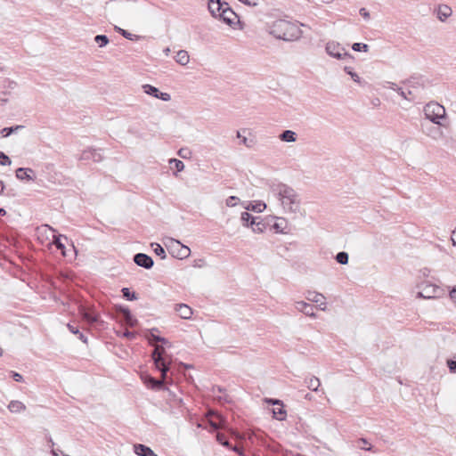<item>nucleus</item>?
<instances>
[{
	"label": "nucleus",
	"instance_id": "nucleus-31",
	"mask_svg": "<svg viewBox=\"0 0 456 456\" xmlns=\"http://www.w3.org/2000/svg\"><path fill=\"white\" fill-rule=\"evenodd\" d=\"M171 168H175L177 172H181L184 169V164L182 160L177 159H171L169 160Z\"/></svg>",
	"mask_w": 456,
	"mask_h": 456
},
{
	"label": "nucleus",
	"instance_id": "nucleus-49",
	"mask_svg": "<svg viewBox=\"0 0 456 456\" xmlns=\"http://www.w3.org/2000/svg\"><path fill=\"white\" fill-rule=\"evenodd\" d=\"M102 159V155L97 150L93 149L92 160L94 162H101Z\"/></svg>",
	"mask_w": 456,
	"mask_h": 456
},
{
	"label": "nucleus",
	"instance_id": "nucleus-12",
	"mask_svg": "<svg viewBox=\"0 0 456 456\" xmlns=\"http://www.w3.org/2000/svg\"><path fill=\"white\" fill-rule=\"evenodd\" d=\"M134 262L140 267L151 269L154 265L152 257L144 253H137L133 257Z\"/></svg>",
	"mask_w": 456,
	"mask_h": 456
},
{
	"label": "nucleus",
	"instance_id": "nucleus-25",
	"mask_svg": "<svg viewBox=\"0 0 456 456\" xmlns=\"http://www.w3.org/2000/svg\"><path fill=\"white\" fill-rule=\"evenodd\" d=\"M306 299L311 301V302H314V303H320L321 302V305H325V303L322 302V300L324 299V297L322 296V294L318 293L316 291H308L307 292V296H306Z\"/></svg>",
	"mask_w": 456,
	"mask_h": 456
},
{
	"label": "nucleus",
	"instance_id": "nucleus-1",
	"mask_svg": "<svg viewBox=\"0 0 456 456\" xmlns=\"http://www.w3.org/2000/svg\"><path fill=\"white\" fill-rule=\"evenodd\" d=\"M151 359L155 368L160 372L161 376L159 380L163 381V385L172 383V379L168 376L171 370L172 356L166 352L163 346H156L151 352Z\"/></svg>",
	"mask_w": 456,
	"mask_h": 456
},
{
	"label": "nucleus",
	"instance_id": "nucleus-24",
	"mask_svg": "<svg viewBox=\"0 0 456 456\" xmlns=\"http://www.w3.org/2000/svg\"><path fill=\"white\" fill-rule=\"evenodd\" d=\"M391 89L396 91L399 93V94L407 100H413L415 97V93L412 90H408V93L406 94L401 87H398L395 84L392 83Z\"/></svg>",
	"mask_w": 456,
	"mask_h": 456
},
{
	"label": "nucleus",
	"instance_id": "nucleus-15",
	"mask_svg": "<svg viewBox=\"0 0 456 456\" xmlns=\"http://www.w3.org/2000/svg\"><path fill=\"white\" fill-rule=\"evenodd\" d=\"M134 452L138 456H158L149 446L142 444H134Z\"/></svg>",
	"mask_w": 456,
	"mask_h": 456
},
{
	"label": "nucleus",
	"instance_id": "nucleus-23",
	"mask_svg": "<svg viewBox=\"0 0 456 456\" xmlns=\"http://www.w3.org/2000/svg\"><path fill=\"white\" fill-rule=\"evenodd\" d=\"M175 59L177 63L183 66H185L190 61L189 54L185 50L178 51Z\"/></svg>",
	"mask_w": 456,
	"mask_h": 456
},
{
	"label": "nucleus",
	"instance_id": "nucleus-47",
	"mask_svg": "<svg viewBox=\"0 0 456 456\" xmlns=\"http://www.w3.org/2000/svg\"><path fill=\"white\" fill-rule=\"evenodd\" d=\"M297 135L295 132L287 129V142H296Z\"/></svg>",
	"mask_w": 456,
	"mask_h": 456
},
{
	"label": "nucleus",
	"instance_id": "nucleus-44",
	"mask_svg": "<svg viewBox=\"0 0 456 456\" xmlns=\"http://www.w3.org/2000/svg\"><path fill=\"white\" fill-rule=\"evenodd\" d=\"M11 159L4 152H0V165L2 166H9L11 165Z\"/></svg>",
	"mask_w": 456,
	"mask_h": 456
},
{
	"label": "nucleus",
	"instance_id": "nucleus-48",
	"mask_svg": "<svg viewBox=\"0 0 456 456\" xmlns=\"http://www.w3.org/2000/svg\"><path fill=\"white\" fill-rule=\"evenodd\" d=\"M296 308L303 313L305 308L311 309V304L305 303L304 301L297 302Z\"/></svg>",
	"mask_w": 456,
	"mask_h": 456
},
{
	"label": "nucleus",
	"instance_id": "nucleus-28",
	"mask_svg": "<svg viewBox=\"0 0 456 456\" xmlns=\"http://www.w3.org/2000/svg\"><path fill=\"white\" fill-rule=\"evenodd\" d=\"M23 127L24 126H20V125H17V126H14L4 127V128H3L0 131V134L3 137H7V136L11 135L12 133H14L16 131H19V130H21Z\"/></svg>",
	"mask_w": 456,
	"mask_h": 456
},
{
	"label": "nucleus",
	"instance_id": "nucleus-9",
	"mask_svg": "<svg viewBox=\"0 0 456 456\" xmlns=\"http://www.w3.org/2000/svg\"><path fill=\"white\" fill-rule=\"evenodd\" d=\"M265 402L268 404L272 405H278V408H273L271 410L273 413V417L279 419V420H284L285 419V410H284V404L281 400L279 399H273V398H265Z\"/></svg>",
	"mask_w": 456,
	"mask_h": 456
},
{
	"label": "nucleus",
	"instance_id": "nucleus-55",
	"mask_svg": "<svg viewBox=\"0 0 456 456\" xmlns=\"http://www.w3.org/2000/svg\"><path fill=\"white\" fill-rule=\"evenodd\" d=\"M359 12L365 20L370 18V13L365 8H361Z\"/></svg>",
	"mask_w": 456,
	"mask_h": 456
},
{
	"label": "nucleus",
	"instance_id": "nucleus-26",
	"mask_svg": "<svg viewBox=\"0 0 456 456\" xmlns=\"http://www.w3.org/2000/svg\"><path fill=\"white\" fill-rule=\"evenodd\" d=\"M429 125H430V122L421 124L423 132L426 133L428 136L435 138L436 135L441 134V131H440L439 127H437V126H432L430 128H428V130H426L425 127Z\"/></svg>",
	"mask_w": 456,
	"mask_h": 456
},
{
	"label": "nucleus",
	"instance_id": "nucleus-40",
	"mask_svg": "<svg viewBox=\"0 0 456 456\" xmlns=\"http://www.w3.org/2000/svg\"><path fill=\"white\" fill-rule=\"evenodd\" d=\"M62 235H58V236H54L53 238V243L55 245V247L60 249V250H64L65 249V245L62 243L61 241V238ZM63 238L65 240H67V237L66 236H63Z\"/></svg>",
	"mask_w": 456,
	"mask_h": 456
},
{
	"label": "nucleus",
	"instance_id": "nucleus-64",
	"mask_svg": "<svg viewBox=\"0 0 456 456\" xmlns=\"http://www.w3.org/2000/svg\"><path fill=\"white\" fill-rule=\"evenodd\" d=\"M273 228L276 230V232L278 233H283V230L282 228L280 227V225L278 224H275L273 225Z\"/></svg>",
	"mask_w": 456,
	"mask_h": 456
},
{
	"label": "nucleus",
	"instance_id": "nucleus-62",
	"mask_svg": "<svg viewBox=\"0 0 456 456\" xmlns=\"http://www.w3.org/2000/svg\"><path fill=\"white\" fill-rule=\"evenodd\" d=\"M456 228L452 232L451 240L452 241V245L456 247Z\"/></svg>",
	"mask_w": 456,
	"mask_h": 456
},
{
	"label": "nucleus",
	"instance_id": "nucleus-50",
	"mask_svg": "<svg viewBox=\"0 0 456 456\" xmlns=\"http://www.w3.org/2000/svg\"><path fill=\"white\" fill-rule=\"evenodd\" d=\"M289 209H287V213L288 212H296L297 210L299 209V202L300 201H289Z\"/></svg>",
	"mask_w": 456,
	"mask_h": 456
},
{
	"label": "nucleus",
	"instance_id": "nucleus-45",
	"mask_svg": "<svg viewBox=\"0 0 456 456\" xmlns=\"http://www.w3.org/2000/svg\"><path fill=\"white\" fill-rule=\"evenodd\" d=\"M264 227H265V224L262 222V220L258 219L254 224L252 229L255 232H263Z\"/></svg>",
	"mask_w": 456,
	"mask_h": 456
},
{
	"label": "nucleus",
	"instance_id": "nucleus-54",
	"mask_svg": "<svg viewBox=\"0 0 456 456\" xmlns=\"http://www.w3.org/2000/svg\"><path fill=\"white\" fill-rule=\"evenodd\" d=\"M450 297L456 304V285L450 290Z\"/></svg>",
	"mask_w": 456,
	"mask_h": 456
},
{
	"label": "nucleus",
	"instance_id": "nucleus-6",
	"mask_svg": "<svg viewBox=\"0 0 456 456\" xmlns=\"http://www.w3.org/2000/svg\"><path fill=\"white\" fill-rule=\"evenodd\" d=\"M420 287V290L417 294V297L421 298H436L443 295V289L435 284L430 282H422Z\"/></svg>",
	"mask_w": 456,
	"mask_h": 456
},
{
	"label": "nucleus",
	"instance_id": "nucleus-3",
	"mask_svg": "<svg viewBox=\"0 0 456 456\" xmlns=\"http://www.w3.org/2000/svg\"><path fill=\"white\" fill-rule=\"evenodd\" d=\"M164 245L167 247L168 252L175 258L184 259L191 254L189 247L182 244L179 240L174 238L166 237L164 239Z\"/></svg>",
	"mask_w": 456,
	"mask_h": 456
},
{
	"label": "nucleus",
	"instance_id": "nucleus-41",
	"mask_svg": "<svg viewBox=\"0 0 456 456\" xmlns=\"http://www.w3.org/2000/svg\"><path fill=\"white\" fill-rule=\"evenodd\" d=\"M446 364L450 372L456 373V355H454L452 358L447 359Z\"/></svg>",
	"mask_w": 456,
	"mask_h": 456
},
{
	"label": "nucleus",
	"instance_id": "nucleus-32",
	"mask_svg": "<svg viewBox=\"0 0 456 456\" xmlns=\"http://www.w3.org/2000/svg\"><path fill=\"white\" fill-rule=\"evenodd\" d=\"M151 247L153 248L154 253L160 256L161 259H165L167 255L164 248L159 243H151Z\"/></svg>",
	"mask_w": 456,
	"mask_h": 456
},
{
	"label": "nucleus",
	"instance_id": "nucleus-19",
	"mask_svg": "<svg viewBox=\"0 0 456 456\" xmlns=\"http://www.w3.org/2000/svg\"><path fill=\"white\" fill-rule=\"evenodd\" d=\"M452 13V11L451 9V7H449L448 5H445V4H443V5H439L438 9H437V18L441 20V21H444L447 18H449Z\"/></svg>",
	"mask_w": 456,
	"mask_h": 456
},
{
	"label": "nucleus",
	"instance_id": "nucleus-18",
	"mask_svg": "<svg viewBox=\"0 0 456 456\" xmlns=\"http://www.w3.org/2000/svg\"><path fill=\"white\" fill-rule=\"evenodd\" d=\"M258 219H260L259 216H253L248 211L242 212L241 216H240V221H241L242 224L247 227H249V226L253 227L254 224Z\"/></svg>",
	"mask_w": 456,
	"mask_h": 456
},
{
	"label": "nucleus",
	"instance_id": "nucleus-13",
	"mask_svg": "<svg viewBox=\"0 0 456 456\" xmlns=\"http://www.w3.org/2000/svg\"><path fill=\"white\" fill-rule=\"evenodd\" d=\"M117 311L129 326L134 327L137 324V320L134 317L128 307L119 305L117 307Z\"/></svg>",
	"mask_w": 456,
	"mask_h": 456
},
{
	"label": "nucleus",
	"instance_id": "nucleus-39",
	"mask_svg": "<svg viewBox=\"0 0 456 456\" xmlns=\"http://www.w3.org/2000/svg\"><path fill=\"white\" fill-rule=\"evenodd\" d=\"M352 49L355 52H368L369 45L364 43H354L352 45Z\"/></svg>",
	"mask_w": 456,
	"mask_h": 456
},
{
	"label": "nucleus",
	"instance_id": "nucleus-5",
	"mask_svg": "<svg viewBox=\"0 0 456 456\" xmlns=\"http://www.w3.org/2000/svg\"><path fill=\"white\" fill-rule=\"evenodd\" d=\"M265 30L274 38L279 40H285V20L278 19L276 20L267 22Z\"/></svg>",
	"mask_w": 456,
	"mask_h": 456
},
{
	"label": "nucleus",
	"instance_id": "nucleus-16",
	"mask_svg": "<svg viewBox=\"0 0 456 456\" xmlns=\"http://www.w3.org/2000/svg\"><path fill=\"white\" fill-rule=\"evenodd\" d=\"M34 171L31 168L19 167L16 170V177L19 180L33 181Z\"/></svg>",
	"mask_w": 456,
	"mask_h": 456
},
{
	"label": "nucleus",
	"instance_id": "nucleus-30",
	"mask_svg": "<svg viewBox=\"0 0 456 456\" xmlns=\"http://www.w3.org/2000/svg\"><path fill=\"white\" fill-rule=\"evenodd\" d=\"M216 437V441L220 444H222V445H224V446L232 450V445H231L228 438L224 434L217 432ZM233 451H236V450L233 449Z\"/></svg>",
	"mask_w": 456,
	"mask_h": 456
},
{
	"label": "nucleus",
	"instance_id": "nucleus-63",
	"mask_svg": "<svg viewBox=\"0 0 456 456\" xmlns=\"http://www.w3.org/2000/svg\"><path fill=\"white\" fill-rule=\"evenodd\" d=\"M77 335H78V338L83 341L84 343H87V338L82 333L79 331V333H77Z\"/></svg>",
	"mask_w": 456,
	"mask_h": 456
},
{
	"label": "nucleus",
	"instance_id": "nucleus-2",
	"mask_svg": "<svg viewBox=\"0 0 456 456\" xmlns=\"http://www.w3.org/2000/svg\"><path fill=\"white\" fill-rule=\"evenodd\" d=\"M208 10L213 17L219 18L229 26L239 21V16L230 7L228 3L222 0H208Z\"/></svg>",
	"mask_w": 456,
	"mask_h": 456
},
{
	"label": "nucleus",
	"instance_id": "nucleus-7",
	"mask_svg": "<svg viewBox=\"0 0 456 456\" xmlns=\"http://www.w3.org/2000/svg\"><path fill=\"white\" fill-rule=\"evenodd\" d=\"M325 49L330 56L338 60H342L346 57L352 58V55L346 52L345 48H343L338 43L329 42L327 43Z\"/></svg>",
	"mask_w": 456,
	"mask_h": 456
},
{
	"label": "nucleus",
	"instance_id": "nucleus-20",
	"mask_svg": "<svg viewBox=\"0 0 456 456\" xmlns=\"http://www.w3.org/2000/svg\"><path fill=\"white\" fill-rule=\"evenodd\" d=\"M256 204H253L251 201H249L248 204L244 206V208L247 209V211H254L256 213H260L263 210L266 208V205L265 201H255Z\"/></svg>",
	"mask_w": 456,
	"mask_h": 456
},
{
	"label": "nucleus",
	"instance_id": "nucleus-52",
	"mask_svg": "<svg viewBox=\"0 0 456 456\" xmlns=\"http://www.w3.org/2000/svg\"><path fill=\"white\" fill-rule=\"evenodd\" d=\"M314 306L313 305H311V309L310 308H305L303 313L305 315H307V316L314 317L315 314H314Z\"/></svg>",
	"mask_w": 456,
	"mask_h": 456
},
{
	"label": "nucleus",
	"instance_id": "nucleus-38",
	"mask_svg": "<svg viewBox=\"0 0 456 456\" xmlns=\"http://www.w3.org/2000/svg\"><path fill=\"white\" fill-rule=\"evenodd\" d=\"M344 70L346 74H348L352 79L356 82V83H360L361 82V78L360 77L357 75V73H355L354 71H353V69L351 67H347L346 66L344 68Z\"/></svg>",
	"mask_w": 456,
	"mask_h": 456
},
{
	"label": "nucleus",
	"instance_id": "nucleus-34",
	"mask_svg": "<svg viewBox=\"0 0 456 456\" xmlns=\"http://www.w3.org/2000/svg\"><path fill=\"white\" fill-rule=\"evenodd\" d=\"M349 256L345 251H340L336 255V261L340 265H346L348 263Z\"/></svg>",
	"mask_w": 456,
	"mask_h": 456
},
{
	"label": "nucleus",
	"instance_id": "nucleus-17",
	"mask_svg": "<svg viewBox=\"0 0 456 456\" xmlns=\"http://www.w3.org/2000/svg\"><path fill=\"white\" fill-rule=\"evenodd\" d=\"M175 311L183 319H190L192 315L191 308L185 304H178L175 305Z\"/></svg>",
	"mask_w": 456,
	"mask_h": 456
},
{
	"label": "nucleus",
	"instance_id": "nucleus-8",
	"mask_svg": "<svg viewBox=\"0 0 456 456\" xmlns=\"http://www.w3.org/2000/svg\"><path fill=\"white\" fill-rule=\"evenodd\" d=\"M300 27L305 25L297 20H287V42L298 40L302 37L303 31Z\"/></svg>",
	"mask_w": 456,
	"mask_h": 456
},
{
	"label": "nucleus",
	"instance_id": "nucleus-56",
	"mask_svg": "<svg viewBox=\"0 0 456 456\" xmlns=\"http://www.w3.org/2000/svg\"><path fill=\"white\" fill-rule=\"evenodd\" d=\"M68 329H69V330L71 333H73V334H75V335H77V333H79V330H78V328H77V327H75V326H73V325H71V324H69V323L68 324Z\"/></svg>",
	"mask_w": 456,
	"mask_h": 456
},
{
	"label": "nucleus",
	"instance_id": "nucleus-51",
	"mask_svg": "<svg viewBox=\"0 0 456 456\" xmlns=\"http://www.w3.org/2000/svg\"><path fill=\"white\" fill-rule=\"evenodd\" d=\"M11 376L16 382L23 381V377L16 371H11Z\"/></svg>",
	"mask_w": 456,
	"mask_h": 456
},
{
	"label": "nucleus",
	"instance_id": "nucleus-29",
	"mask_svg": "<svg viewBox=\"0 0 456 456\" xmlns=\"http://www.w3.org/2000/svg\"><path fill=\"white\" fill-rule=\"evenodd\" d=\"M122 296L128 301L136 300L138 298L137 294L134 291H131L129 288H123L121 289Z\"/></svg>",
	"mask_w": 456,
	"mask_h": 456
},
{
	"label": "nucleus",
	"instance_id": "nucleus-60",
	"mask_svg": "<svg viewBox=\"0 0 456 456\" xmlns=\"http://www.w3.org/2000/svg\"><path fill=\"white\" fill-rule=\"evenodd\" d=\"M45 439H46V441L48 442L49 446H50L51 448H53V446H54V442L53 441V439H52V437H51V436H50L49 434H46V435H45Z\"/></svg>",
	"mask_w": 456,
	"mask_h": 456
},
{
	"label": "nucleus",
	"instance_id": "nucleus-4",
	"mask_svg": "<svg viewBox=\"0 0 456 456\" xmlns=\"http://www.w3.org/2000/svg\"><path fill=\"white\" fill-rule=\"evenodd\" d=\"M424 114L428 122L441 126V120L445 118V109L441 104L431 102L425 106Z\"/></svg>",
	"mask_w": 456,
	"mask_h": 456
},
{
	"label": "nucleus",
	"instance_id": "nucleus-42",
	"mask_svg": "<svg viewBox=\"0 0 456 456\" xmlns=\"http://www.w3.org/2000/svg\"><path fill=\"white\" fill-rule=\"evenodd\" d=\"M16 86H17V83L14 80L5 78L3 81V87L5 89L13 90L14 88H16Z\"/></svg>",
	"mask_w": 456,
	"mask_h": 456
},
{
	"label": "nucleus",
	"instance_id": "nucleus-33",
	"mask_svg": "<svg viewBox=\"0 0 456 456\" xmlns=\"http://www.w3.org/2000/svg\"><path fill=\"white\" fill-rule=\"evenodd\" d=\"M115 29L120 34L122 35L125 38L128 39V40H136L138 38V36L136 35H134L130 32H128L127 30L126 29H123L121 28H118V27H115Z\"/></svg>",
	"mask_w": 456,
	"mask_h": 456
},
{
	"label": "nucleus",
	"instance_id": "nucleus-14",
	"mask_svg": "<svg viewBox=\"0 0 456 456\" xmlns=\"http://www.w3.org/2000/svg\"><path fill=\"white\" fill-rule=\"evenodd\" d=\"M144 384L154 390L159 391V390H166L167 386L163 385L162 380H159L158 379H155L150 375H147L143 379Z\"/></svg>",
	"mask_w": 456,
	"mask_h": 456
},
{
	"label": "nucleus",
	"instance_id": "nucleus-10",
	"mask_svg": "<svg viewBox=\"0 0 456 456\" xmlns=\"http://www.w3.org/2000/svg\"><path fill=\"white\" fill-rule=\"evenodd\" d=\"M79 314L83 320L90 324H95L100 321V316L93 309L86 307V305H80Z\"/></svg>",
	"mask_w": 456,
	"mask_h": 456
},
{
	"label": "nucleus",
	"instance_id": "nucleus-57",
	"mask_svg": "<svg viewBox=\"0 0 456 456\" xmlns=\"http://www.w3.org/2000/svg\"><path fill=\"white\" fill-rule=\"evenodd\" d=\"M286 193H287V200H293V198L295 197L294 191L289 187H287Z\"/></svg>",
	"mask_w": 456,
	"mask_h": 456
},
{
	"label": "nucleus",
	"instance_id": "nucleus-21",
	"mask_svg": "<svg viewBox=\"0 0 456 456\" xmlns=\"http://www.w3.org/2000/svg\"><path fill=\"white\" fill-rule=\"evenodd\" d=\"M8 409L12 413H19L26 410V406L20 401L13 400L8 404Z\"/></svg>",
	"mask_w": 456,
	"mask_h": 456
},
{
	"label": "nucleus",
	"instance_id": "nucleus-22",
	"mask_svg": "<svg viewBox=\"0 0 456 456\" xmlns=\"http://www.w3.org/2000/svg\"><path fill=\"white\" fill-rule=\"evenodd\" d=\"M407 85L409 86V87L412 88V91L416 94V90L419 88V87H421L423 88L424 86V82H423V79L422 77H411L410 79H408L406 81Z\"/></svg>",
	"mask_w": 456,
	"mask_h": 456
},
{
	"label": "nucleus",
	"instance_id": "nucleus-61",
	"mask_svg": "<svg viewBox=\"0 0 456 456\" xmlns=\"http://www.w3.org/2000/svg\"><path fill=\"white\" fill-rule=\"evenodd\" d=\"M7 94H8V93H7V92H5V91H4V92L0 93V101H1L2 102H8V99L4 97L5 95H7Z\"/></svg>",
	"mask_w": 456,
	"mask_h": 456
},
{
	"label": "nucleus",
	"instance_id": "nucleus-35",
	"mask_svg": "<svg viewBox=\"0 0 456 456\" xmlns=\"http://www.w3.org/2000/svg\"><path fill=\"white\" fill-rule=\"evenodd\" d=\"M237 138L240 139V143L244 144L248 148L252 147L255 143L253 139H248L246 136H243L240 131H237Z\"/></svg>",
	"mask_w": 456,
	"mask_h": 456
},
{
	"label": "nucleus",
	"instance_id": "nucleus-11",
	"mask_svg": "<svg viewBox=\"0 0 456 456\" xmlns=\"http://www.w3.org/2000/svg\"><path fill=\"white\" fill-rule=\"evenodd\" d=\"M142 89L146 94L151 95L157 99H160L164 102H168L171 99V96L169 94L162 93L157 87H155L151 85H149V84L143 85Z\"/></svg>",
	"mask_w": 456,
	"mask_h": 456
},
{
	"label": "nucleus",
	"instance_id": "nucleus-27",
	"mask_svg": "<svg viewBox=\"0 0 456 456\" xmlns=\"http://www.w3.org/2000/svg\"><path fill=\"white\" fill-rule=\"evenodd\" d=\"M305 383L310 390L317 391L321 386V381L318 378L313 376L309 379H305Z\"/></svg>",
	"mask_w": 456,
	"mask_h": 456
},
{
	"label": "nucleus",
	"instance_id": "nucleus-58",
	"mask_svg": "<svg viewBox=\"0 0 456 456\" xmlns=\"http://www.w3.org/2000/svg\"><path fill=\"white\" fill-rule=\"evenodd\" d=\"M241 3L248 5V6H256L257 3L256 0H240Z\"/></svg>",
	"mask_w": 456,
	"mask_h": 456
},
{
	"label": "nucleus",
	"instance_id": "nucleus-59",
	"mask_svg": "<svg viewBox=\"0 0 456 456\" xmlns=\"http://www.w3.org/2000/svg\"><path fill=\"white\" fill-rule=\"evenodd\" d=\"M157 330L156 329H153L151 331V339L156 341V342H159V339H160V336L159 335H155L153 333V331Z\"/></svg>",
	"mask_w": 456,
	"mask_h": 456
},
{
	"label": "nucleus",
	"instance_id": "nucleus-43",
	"mask_svg": "<svg viewBox=\"0 0 456 456\" xmlns=\"http://www.w3.org/2000/svg\"><path fill=\"white\" fill-rule=\"evenodd\" d=\"M118 336L122 337V338H127L129 340H132V339L136 338V333L134 332V331H130L128 330H126L122 333L118 332Z\"/></svg>",
	"mask_w": 456,
	"mask_h": 456
},
{
	"label": "nucleus",
	"instance_id": "nucleus-37",
	"mask_svg": "<svg viewBox=\"0 0 456 456\" xmlns=\"http://www.w3.org/2000/svg\"><path fill=\"white\" fill-rule=\"evenodd\" d=\"M358 443L359 444H363V445H367L368 444V446L359 445L360 449L364 450V451H368V452H377V450L374 449V446H372L370 444H369V442L365 438H361Z\"/></svg>",
	"mask_w": 456,
	"mask_h": 456
},
{
	"label": "nucleus",
	"instance_id": "nucleus-46",
	"mask_svg": "<svg viewBox=\"0 0 456 456\" xmlns=\"http://www.w3.org/2000/svg\"><path fill=\"white\" fill-rule=\"evenodd\" d=\"M92 156H93V149L85 150L82 152L79 159L89 160V159H92Z\"/></svg>",
	"mask_w": 456,
	"mask_h": 456
},
{
	"label": "nucleus",
	"instance_id": "nucleus-36",
	"mask_svg": "<svg viewBox=\"0 0 456 456\" xmlns=\"http://www.w3.org/2000/svg\"><path fill=\"white\" fill-rule=\"evenodd\" d=\"M94 41L98 44L100 47H104L109 43V38L105 35H97L94 37Z\"/></svg>",
	"mask_w": 456,
	"mask_h": 456
},
{
	"label": "nucleus",
	"instance_id": "nucleus-53",
	"mask_svg": "<svg viewBox=\"0 0 456 456\" xmlns=\"http://www.w3.org/2000/svg\"><path fill=\"white\" fill-rule=\"evenodd\" d=\"M297 149L293 146H287V157H292L296 154Z\"/></svg>",
	"mask_w": 456,
	"mask_h": 456
}]
</instances>
